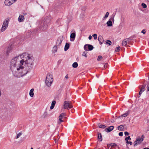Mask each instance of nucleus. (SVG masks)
<instances>
[{
	"label": "nucleus",
	"instance_id": "15",
	"mask_svg": "<svg viewBox=\"0 0 149 149\" xmlns=\"http://www.w3.org/2000/svg\"><path fill=\"white\" fill-rule=\"evenodd\" d=\"M98 40L100 44L101 45L102 43V42L103 41V39L102 36L100 35L98 36Z\"/></svg>",
	"mask_w": 149,
	"mask_h": 149
},
{
	"label": "nucleus",
	"instance_id": "2",
	"mask_svg": "<svg viewBox=\"0 0 149 149\" xmlns=\"http://www.w3.org/2000/svg\"><path fill=\"white\" fill-rule=\"evenodd\" d=\"M53 81V76L52 74L48 73L46 76L45 84L48 87H50Z\"/></svg>",
	"mask_w": 149,
	"mask_h": 149
},
{
	"label": "nucleus",
	"instance_id": "22",
	"mask_svg": "<svg viewBox=\"0 0 149 149\" xmlns=\"http://www.w3.org/2000/svg\"><path fill=\"white\" fill-rule=\"evenodd\" d=\"M107 25L109 26H111L112 25V22L111 21L109 20L107 22Z\"/></svg>",
	"mask_w": 149,
	"mask_h": 149
},
{
	"label": "nucleus",
	"instance_id": "16",
	"mask_svg": "<svg viewBox=\"0 0 149 149\" xmlns=\"http://www.w3.org/2000/svg\"><path fill=\"white\" fill-rule=\"evenodd\" d=\"M12 49V47L11 46H10L8 47L6 51V53L7 55L11 51Z\"/></svg>",
	"mask_w": 149,
	"mask_h": 149
},
{
	"label": "nucleus",
	"instance_id": "31",
	"mask_svg": "<svg viewBox=\"0 0 149 149\" xmlns=\"http://www.w3.org/2000/svg\"><path fill=\"white\" fill-rule=\"evenodd\" d=\"M68 78V74H67L65 77V78L64 79V81H66Z\"/></svg>",
	"mask_w": 149,
	"mask_h": 149
},
{
	"label": "nucleus",
	"instance_id": "24",
	"mask_svg": "<svg viewBox=\"0 0 149 149\" xmlns=\"http://www.w3.org/2000/svg\"><path fill=\"white\" fill-rule=\"evenodd\" d=\"M78 64L77 62H74L72 65V67L74 68H76L78 67Z\"/></svg>",
	"mask_w": 149,
	"mask_h": 149
},
{
	"label": "nucleus",
	"instance_id": "45",
	"mask_svg": "<svg viewBox=\"0 0 149 149\" xmlns=\"http://www.w3.org/2000/svg\"><path fill=\"white\" fill-rule=\"evenodd\" d=\"M92 36H91V35H90L89 36V37H88V39H89L90 40H91V39H92Z\"/></svg>",
	"mask_w": 149,
	"mask_h": 149
},
{
	"label": "nucleus",
	"instance_id": "20",
	"mask_svg": "<svg viewBox=\"0 0 149 149\" xmlns=\"http://www.w3.org/2000/svg\"><path fill=\"white\" fill-rule=\"evenodd\" d=\"M34 89L32 88L30 91L29 95H30V96L31 97H32L33 96V95H34L33 91H34Z\"/></svg>",
	"mask_w": 149,
	"mask_h": 149
},
{
	"label": "nucleus",
	"instance_id": "14",
	"mask_svg": "<svg viewBox=\"0 0 149 149\" xmlns=\"http://www.w3.org/2000/svg\"><path fill=\"white\" fill-rule=\"evenodd\" d=\"M130 112V110H128L125 113L121 115L120 117H124L128 116Z\"/></svg>",
	"mask_w": 149,
	"mask_h": 149
},
{
	"label": "nucleus",
	"instance_id": "1",
	"mask_svg": "<svg viewBox=\"0 0 149 149\" xmlns=\"http://www.w3.org/2000/svg\"><path fill=\"white\" fill-rule=\"evenodd\" d=\"M34 59L26 53L20 54L13 59L10 63V68L14 76L20 77L31 70L33 65Z\"/></svg>",
	"mask_w": 149,
	"mask_h": 149
},
{
	"label": "nucleus",
	"instance_id": "21",
	"mask_svg": "<svg viewBox=\"0 0 149 149\" xmlns=\"http://www.w3.org/2000/svg\"><path fill=\"white\" fill-rule=\"evenodd\" d=\"M124 127L123 125H121L118 126V129L120 131H123L124 130Z\"/></svg>",
	"mask_w": 149,
	"mask_h": 149
},
{
	"label": "nucleus",
	"instance_id": "26",
	"mask_svg": "<svg viewBox=\"0 0 149 149\" xmlns=\"http://www.w3.org/2000/svg\"><path fill=\"white\" fill-rule=\"evenodd\" d=\"M53 52L54 53L56 52L57 51V46H54L53 47Z\"/></svg>",
	"mask_w": 149,
	"mask_h": 149
},
{
	"label": "nucleus",
	"instance_id": "46",
	"mask_svg": "<svg viewBox=\"0 0 149 149\" xmlns=\"http://www.w3.org/2000/svg\"><path fill=\"white\" fill-rule=\"evenodd\" d=\"M107 64H105L104 65V67L105 68H107Z\"/></svg>",
	"mask_w": 149,
	"mask_h": 149
},
{
	"label": "nucleus",
	"instance_id": "30",
	"mask_svg": "<svg viewBox=\"0 0 149 149\" xmlns=\"http://www.w3.org/2000/svg\"><path fill=\"white\" fill-rule=\"evenodd\" d=\"M106 43L107 45H110L111 44V41L109 40H107V41L106 42Z\"/></svg>",
	"mask_w": 149,
	"mask_h": 149
},
{
	"label": "nucleus",
	"instance_id": "53",
	"mask_svg": "<svg viewBox=\"0 0 149 149\" xmlns=\"http://www.w3.org/2000/svg\"><path fill=\"white\" fill-rule=\"evenodd\" d=\"M37 149H40V148H38Z\"/></svg>",
	"mask_w": 149,
	"mask_h": 149
},
{
	"label": "nucleus",
	"instance_id": "25",
	"mask_svg": "<svg viewBox=\"0 0 149 149\" xmlns=\"http://www.w3.org/2000/svg\"><path fill=\"white\" fill-rule=\"evenodd\" d=\"M109 13L108 12H107L105 15V16L103 18V19L105 20L108 17Z\"/></svg>",
	"mask_w": 149,
	"mask_h": 149
},
{
	"label": "nucleus",
	"instance_id": "32",
	"mask_svg": "<svg viewBox=\"0 0 149 149\" xmlns=\"http://www.w3.org/2000/svg\"><path fill=\"white\" fill-rule=\"evenodd\" d=\"M141 6H142L143 8H146L147 7V6L146 4L144 3H143L141 4Z\"/></svg>",
	"mask_w": 149,
	"mask_h": 149
},
{
	"label": "nucleus",
	"instance_id": "5",
	"mask_svg": "<svg viewBox=\"0 0 149 149\" xmlns=\"http://www.w3.org/2000/svg\"><path fill=\"white\" fill-rule=\"evenodd\" d=\"M8 22L7 20H6L3 22L2 27L1 29V31L2 32H3L8 27Z\"/></svg>",
	"mask_w": 149,
	"mask_h": 149
},
{
	"label": "nucleus",
	"instance_id": "9",
	"mask_svg": "<svg viewBox=\"0 0 149 149\" xmlns=\"http://www.w3.org/2000/svg\"><path fill=\"white\" fill-rule=\"evenodd\" d=\"M71 32H73L70 34V40L71 41H73L74 40L76 37V32L74 31H72Z\"/></svg>",
	"mask_w": 149,
	"mask_h": 149
},
{
	"label": "nucleus",
	"instance_id": "27",
	"mask_svg": "<svg viewBox=\"0 0 149 149\" xmlns=\"http://www.w3.org/2000/svg\"><path fill=\"white\" fill-rule=\"evenodd\" d=\"M114 15H112L110 17V19H109V20H111L112 21H114Z\"/></svg>",
	"mask_w": 149,
	"mask_h": 149
},
{
	"label": "nucleus",
	"instance_id": "11",
	"mask_svg": "<svg viewBox=\"0 0 149 149\" xmlns=\"http://www.w3.org/2000/svg\"><path fill=\"white\" fill-rule=\"evenodd\" d=\"M65 113H62L60 114L59 117V120L60 121V123L63 122L62 119L63 118L64 116H65Z\"/></svg>",
	"mask_w": 149,
	"mask_h": 149
},
{
	"label": "nucleus",
	"instance_id": "18",
	"mask_svg": "<svg viewBox=\"0 0 149 149\" xmlns=\"http://www.w3.org/2000/svg\"><path fill=\"white\" fill-rule=\"evenodd\" d=\"M56 101L55 100H53L52 102L51 106V107H50V109H52L54 108L55 106V105L56 104Z\"/></svg>",
	"mask_w": 149,
	"mask_h": 149
},
{
	"label": "nucleus",
	"instance_id": "51",
	"mask_svg": "<svg viewBox=\"0 0 149 149\" xmlns=\"http://www.w3.org/2000/svg\"><path fill=\"white\" fill-rule=\"evenodd\" d=\"M114 120H113V121H111V122L112 123H114Z\"/></svg>",
	"mask_w": 149,
	"mask_h": 149
},
{
	"label": "nucleus",
	"instance_id": "50",
	"mask_svg": "<svg viewBox=\"0 0 149 149\" xmlns=\"http://www.w3.org/2000/svg\"><path fill=\"white\" fill-rule=\"evenodd\" d=\"M148 91H149V86L148 88Z\"/></svg>",
	"mask_w": 149,
	"mask_h": 149
},
{
	"label": "nucleus",
	"instance_id": "4",
	"mask_svg": "<svg viewBox=\"0 0 149 149\" xmlns=\"http://www.w3.org/2000/svg\"><path fill=\"white\" fill-rule=\"evenodd\" d=\"M63 106L64 108L65 109H71L73 107L72 103L70 101H65L64 102Z\"/></svg>",
	"mask_w": 149,
	"mask_h": 149
},
{
	"label": "nucleus",
	"instance_id": "10",
	"mask_svg": "<svg viewBox=\"0 0 149 149\" xmlns=\"http://www.w3.org/2000/svg\"><path fill=\"white\" fill-rule=\"evenodd\" d=\"M143 141V139H141L139 136L137 137L136 141L134 142L135 144L134 146H135L137 144H140Z\"/></svg>",
	"mask_w": 149,
	"mask_h": 149
},
{
	"label": "nucleus",
	"instance_id": "41",
	"mask_svg": "<svg viewBox=\"0 0 149 149\" xmlns=\"http://www.w3.org/2000/svg\"><path fill=\"white\" fill-rule=\"evenodd\" d=\"M124 134L125 136H128L129 135V133L127 132H125Z\"/></svg>",
	"mask_w": 149,
	"mask_h": 149
},
{
	"label": "nucleus",
	"instance_id": "42",
	"mask_svg": "<svg viewBox=\"0 0 149 149\" xmlns=\"http://www.w3.org/2000/svg\"><path fill=\"white\" fill-rule=\"evenodd\" d=\"M119 135L120 136H122L123 135V132H120L119 133Z\"/></svg>",
	"mask_w": 149,
	"mask_h": 149
},
{
	"label": "nucleus",
	"instance_id": "37",
	"mask_svg": "<svg viewBox=\"0 0 149 149\" xmlns=\"http://www.w3.org/2000/svg\"><path fill=\"white\" fill-rule=\"evenodd\" d=\"M61 42L60 41V40H57L56 42V44L58 45H60L61 43Z\"/></svg>",
	"mask_w": 149,
	"mask_h": 149
},
{
	"label": "nucleus",
	"instance_id": "44",
	"mask_svg": "<svg viewBox=\"0 0 149 149\" xmlns=\"http://www.w3.org/2000/svg\"><path fill=\"white\" fill-rule=\"evenodd\" d=\"M145 137L143 135H142L141 136V139H143H143H144Z\"/></svg>",
	"mask_w": 149,
	"mask_h": 149
},
{
	"label": "nucleus",
	"instance_id": "29",
	"mask_svg": "<svg viewBox=\"0 0 149 149\" xmlns=\"http://www.w3.org/2000/svg\"><path fill=\"white\" fill-rule=\"evenodd\" d=\"M22 134V133L21 132H19L18 133L17 135L16 139L18 138Z\"/></svg>",
	"mask_w": 149,
	"mask_h": 149
},
{
	"label": "nucleus",
	"instance_id": "17",
	"mask_svg": "<svg viewBox=\"0 0 149 149\" xmlns=\"http://www.w3.org/2000/svg\"><path fill=\"white\" fill-rule=\"evenodd\" d=\"M97 136L98 139L100 141H101L102 140V137L101 134L100 133L98 132L97 133Z\"/></svg>",
	"mask_w": 149,
	"mask_h": 149
},
{
	"label": "nucleus",
	"instance_id": "12",
	"mask_svg": "<svg viewBox=\"0 0 149 149\" xmlns=\"http://www.w3.org/2000/svg\"><path fill=\"white\" fill-rule=\"evenodd\" d=\"M113 128L114 127L113 126H110L108 128L105 129L104 131L106 132H109L113 129Z\"/></svg>",
	"mask_w": 149,
	"mask_h": 149
},
{
	"label": "nucleus",
	"instance_id": "3",
	"mask_svg": "<svg viewBox=\"0 0 149 149\" xmlns=\"http://www.w3.org/2000/svg\"><path fill=\"white\" fill-rule=\"evenodd\" d=\"M50 19H47V20L44 21L41 23V26L40 28V31H42L46 29L48 26L49 24V23L50 22Z\"/></svg>",
	"mask_w": 149,
	"mask_h": 149
},
{
	"label": "nucleus",
	"instance_id": "8",
	"mask_svg": "<svg viewBox=\"0 0 149 149\" xmlns=\"http://www.w3.org/2000/svg\"><path fill=\"white\" fill-rule=\"evenodd\" d=\"M17 0H5L4 1L5 4L9 6L14 3Z\"/></svg>",
	"mask_w": 149,
	"mask_h": 149
},
{
	"label": "nucleus",
	"instance_id": "48",
	"mask_svg": "<svg viewBox=\"0 0 149 149\" xmlns=\"http://www.w3.org/2000/svg\"><path fill=\"white\" fill-rule=\"evenodd\" d=\"M143 149H149V148H144Z\"/></svg>",
	"mask_w": 149,
	"mask_h": 149
},
{
	"label": "nucleus",
	"instance_id": "19",
	"mask_svg": "<svg viewBox=\"0 0 149 149\" xmlns=\"http://www.w3.org/2000/svg\"><path fill=\"white\" fill-rule=\"evenodd\" d=\"M69 44L68 43H66L65 46L64 50L65 51H66L69 48Z\"/></svg>",
	"mask_w": 149,
	"mask_h": 149
},
{
	"label": "nucleus",
	"instance_id": "36",
	"mask_svg": "<svg viewBox=\"0 0 149 149\" xmlns=\"http://www.w3.org/2000/svg\"><path fill=\"white\" fill-rule=\"evenodd\" d=\"M93 38H94V39L95 40H96L97 38V35L96 34H94L93 35Z\"/></svg>",
	"mask_w": 149,
	"mask_h": 149
},
{
	"label": "nucleus",
	"instance_id": "39",
	"mask_svg": "<svg viewBox=\"0 0 149 149\" xmlns=\"http://www.w3.org/2000/svg\"><path fill=\"white\" fill-rule=\"evenodd\" d=\"M126 143L128 144H130V145H132V142L129 141H126Z\"/></svg>",
	"mask_w": 149,
	"mask_h": 149
},
{
	"label": "nucleus",
	"instance_id": "7",
	"mask_svg": "<svg viewBox=\"0 0 149 149\" xmlns=\"http://www.w3.org/2000/svg\"><path fill=\"white\" fill-rule=\"evenodd\" d=\"M93 48V46L91 45L86 44L84 46V49L86 51H91L92 50Z\"/></svg>",
	"mask_w": 149,
	"mask_h": 149
},
{
	"label": "nucleus",
	"instance_id": "23",
	"mask_svg": "<svg viewBox=\"0 0 149 149\" xmlns=\"http://www.w3.org/2000/svg\"><path fill=\"white\" fill-rule=\"evenodd\" d=\"M99 127L102 128H105L106 127V126L103 125L101 124L100 123H99L98 124Z\"/></svg>",
	"mask_w": 149,
	"mask_h": 149
},
{
	"label": "nucleus",
	"instance_id": "47",
	"mask_svg": "<svg viewBox=\"0 0 149 149\" xmlns=\"http://www.w3.org/2000/svg\"><path fill=\"white\" fill-rule=\"evenodd\" d=\"M59 137L58 138V139H55V141L56 143V142H57L58 141V139H59Z\"/></svg>",
	"mask_w": 149,
	"mask_h": 149
},
{
	"label": "nucleus",
	"instance_id": "49",
	"mask_svg": "<svg viewBox=\"0 0 149 149\" xmlns=\"http://www.w3.org/2000/svg\"><path fill=\"white\" fill-rule=\"evenodd\" d=\"M116 144H114V145H113V146H116Z\"/></svg>",
	"mask_w": 149,
	"mask_h": 149
},
{
	"label": "nucleus",
	"instance_id": "40",
	"mask_svg": "<svg viewBox=\"0 0 149 149\" xmlns=\"http://www.w3.org/2000/svg\"><path fill=\"white\" fill-rule=\"evenodd\" d=\"M120 50V49L119 47H116L115 50V52H119Z\"/></svg>",
	"mask_w": 149,
	"mask_h": 149
},
{
	"label": "nucleus",
	"instance_id": "34",
	"mask_svg": "<svg viewBox=\"0 0 149 149\" xmlns=\"http://www.w3.org/2000/svg\"><path fill=\"white\" fill-rule=\"evenodd\" d=\"M82 55L83 56H84L85 57H87V55H86V52H84L82 54Z\"/></svg>",
	"mask_w": 149,
	"mask_h": 149
},
{
	"label": "nucleus",
	"instance_id": "6",
	"mask_svg": "<svg viewBox=\"0 0 149 149\" xmlns=\"http://www.w3.org/2000/svg\"><path fill=\"white\" fill-rule=\"evenodd\" d=\"M130 42V40L129 38H126L122 41V45L123 46H125L126 47H129L128 45L129 44Z\"/></svg>",
	"mask_w": 149,
	"mask_h": 149
},
{
	"label": "nucleus",
	"instance_id": "38",
	"mask_svg": "<svg viewBox=\"0 0 149 149\" xmlns=\"http://www.w3.org/2000/svg\"><path fill=\"white\" fill-rule=\"evenodd\" d=\"M143 92V91H142V90L141 89H140V91L139 92V97H140V96L142 94V93Z\"/></svg>",
	"mask_w": 149,
	"mask_h": 149
},
{
	"label": "nucleus",
	"instance_id": "52",
	"mask_svg": "<svg viewBox=\"0 0 149 149\" xmlns=\"http://www.w3.org/2000/svg\"><path fill=\"white\" fill-rule=\"evenodd\" d=\"M31 149H33V148L32 147L31 148Z\"/></svg>",
	"mask_w": 149,
	"mask_h": 149
},
{
	"label": "nucleus",
	"instance_id": "28",
	"mask_svg": "<svg viewBox=\"0 0 149 149\" xmlns=\"http://www.w3.org/2000/svg\"><path fill=\"white\" fill-rule=\"evenodd\" d=\"M125 140L126 141H128V140L130 141L131 140V138H130V136H128V137L125 138Z\"/></svg>",
	"mask_w": 149,
	"mask_h": 149
},
{
	"label": "nucleus",
	"instance_id": "33",
	"mask_svg": "<svg viewBox=\"0 0 149 149\" xmlns=\"http://www.w3.org/2000/svg\"><path fill=\"white\" fill-rule=\"evenodd\" d=\"M102 57L101 56H99L97 58V61H100L102 59Z\"/></svg>",
	"mask_w": 149,
	"mask_h": 149
},
{
	"label": "nucleus",
	"instance_id": "43",
	"mask_svg": "<svg viewBox=\"0 0 149 149\" xmlns=\"http://www.w3.org/2000/svg\"><path fill=\"white\" fill-rule=\"evenodd\" d=\"M141 33H143L144 34H145L146 33V31L145 30L143 29L141 31Z\"/></svg>",
	"mask_w": 149,
	"mask_h": 149
},
{
	"label": "nucleus",
	"instance_id": "13",
	"mask_svg": "<svg viewBox=\"0 0 149 149\" xmlns=\"http://www.w3.org/2000/svg\"><path fill=\"white\" fill-rule=\"evenodd\" d=\"M24 18L23 16L20 15L18 18V21L19 22H23L24 21Z\"/></svg>",
	"mask_w": 149,
	"mask_h": 149
},
{
	"label": "nucleus",
	"instance_id": "35",
	"mask_svg": "<svg viewBox=\"0 0 149 149\" xmlns=\"http://www.w3.org/2000/svg\"><path fill=\"white\" fill-rule=\"evenodd\" d=\"M145 86L144 85H143L141 88V89L142 90V91H144L145 90Z\"/></svg>",
	"mask_w": 149,
	"mask_h": 149
}]
</instances>
